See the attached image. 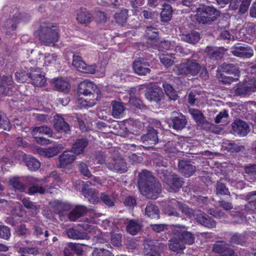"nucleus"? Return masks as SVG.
<instances>
[{
    "instance_id": "obj_1",
    "label": "nucleus",
    "mask_w": 256,
    "mask_h": 256,
    "mask_svg": "<svg viewBox=\"0 0 256 256\" xmlns=\"http://www.w3.org/2000/svg\"><path fill=\"white\" fill-rule=\"evenodd\" d=\"M178 208L190 217L193 216L200 224L208 228H213L216 226L215 221L208 216L200 211H194L186 205L180 204L174 199H172L170 201L168 206L164 209V212L170 216H178V214L176 212V210Z\"/></svg>"
},
{
    "instance_id": "obj_2",
    "label": "nucleus",
    "mask_w": 256,
    "mask_h": 256,
    "mask_svg": "<svg viewBox=\"0 0 256 256\" xmlns=\"http://www.w3.org/2000/svg\"><path fill=\"white\" fill-rule=\"evenodd\" d=\"M138 186L140 193L148 198L156 199L160 192L161 185L150 172L142 170L139 174Z\"/></svg>"
},
{
    "instance_id": "obj_3",
    "label": "nucleus",
    "mask_w": 256,
    "mask_h": 256,
    "mask_svg": "<svg viewBox=\"0 0 256 256\" xmlns=\"http://www.w3.org/2000/svg\"><path fill=\"white\" fill-rule=\"evenodd\" d=\"M97 86L92 82L85 80L81 82L78 88V93L82 94L86 96H89L90 98H79L78 100V103L80 105L82 108H86L92 107L94 106L96 102L99 100L98 92L95 94V90Z\"/></svg>"
},
{
    "instance_id": "obj_4",
    "label": "nucleus",
    "mask_w": 256,
    "mask_h": 256,
    "mask_svg": "<svg viewBox=\"0 0 256 256\" xmlns=\"http://www.w3.org/2000/svg\"><path fill=\"white\" fill-rule=\"evenodd\" d=\"M38 36L40 40L46 45L54 44L59 38L56 26L51 24L41 26Z\"/></svg>"
},
{
    "instance_id": "obj_5",
    "label": "nucleus",
    "mask_w": 256,
    "mask_h": 256,
    "mask_svg": "<svg viewBox=\"0 0 256 256\" xmlns=\"http://www.w3.org/2000/svg\"><path fill=\"white\" fill-rule=\"evenodd\" d=\"M201 69L200 64L194 60H186L174 68V72L177 74H188L196 76Z\"/></svg>"
},
{
    "instance_id": "obj_6",
    "label": "nucleus",
    "mask_w": 256,
    "mask_h": 256,
    "mask_svg": "<svg viewBox=\"0 0 256 256\" xmlns=\"http://www.w3.org/2000/svg\"><path fill=\"white\" fill-rule=\"evenodd\" d=\"M219 16V12L214 8L202 6L197 8L196 18L202 24L212 22Z\"/></svg>"
},
{
    "instance_id": "obj_7",
    "label": "nucleus",
    "mask_w": 256,
    "mask_h": 256,
    "mask_svg": "<svg viewBox=\"0 0 256 256\" xmlns=\"http://www.w3.org/2000/svg\"><path fill=\"white\" fill-rule=\"evenodd\" d=\"M160 178L164 183V186L169 192H176L182 186V182L174 174H171L166 171Z\"/></svg>"
},
{
    "instance_id": "obj_8",
    "label": "nucleus",
    "mask_w": 256,
    "mask_h": 256,
    "mask_svg": "<svg viewBox=\"0 0 256 256\" xmlns=\"http://www.w3.org/2000/svg\"><path fill=\"white\" fill-rule=\"evenodd\" d=\"M36 62L37 67L36 68H33L27 64L30 70L29 78L31 79L32 84L36 86H42L44 85L46 80L39 68V66L42 65L41 61H37Z\"/></svg>"
},
{
    "instance_id": "obj_9",
    "label": "nucleus",
    "mask_w": 256,
    "mask_h": 256,
    "mask_svg": "<svg viewBox=\"0 0 256 256\" xmlns=\"http://www.w3.org/2000/svg\"><path fill=\"white\" fill-rule=\"evenodd\" d=\"M173 228L176 235L180 236L184 246L186 244H192L194 243V236L190 232L186 230V226L180 224L173 225Z\"/></svg>"
},
{
    "instance_id": "obj_10",
    "label": "nucleus",
    "mask_w": 256,
    "mask_h": 256,
    "mask_svg": "<svg viewBox=\"0 0 256 256\" xmlns=\"http://www.w3.org/2000/svg\"><path fill=\"white\" fill-rule=\"evenodd\" d=\"M32 134L37 142L41 144H45L48 143L49 140L42 138L40 136L46 134L49 137L52 136V131L48 126H42L34 128L32 130Z\"/></svg>"
},
{
    "instance_id": "obj_11",
    "label": "nucleus",
    "mask_w": 256,
    "mask_h": 256,
    "mask_svg": "<svg viewBox=\"0 0 256 256\" xmlns=\"http://www.w3.org/2000/svg\"><path fill=\"white\" fill-rule=\"evenodd\" d=\"M72 66L78 71L86 74H94L96 71L95 65H87L81 56L74 55Z\"/></svg>"
},
{
    "instance_id": "obj_12",
    "label": "nucleus",
    "mask_w": 256,
    "mask_h": 256,
    "mask_svg": "<svg viewBox=\"0 0 256 256\" xmlns=\"http://www.w3.org/2000/svg\"><path fill=\"white\" fill-rule=\"evenodd\" d=\"M170 226V228L172 230L174 236L169 240V249L176 254H182L186 248V246L182 242L180 236L176 235L175 232L174 230L173 225Z\"/></svg>"
},
{
    "instance_id": "obj_13",
    "label": "nucleus",
    "mask_w": 256,
    "mask_h": 256,
    "mask_svg": "<svg viewBox=\"0 0 256 256\" xmlns=\"http://www.w3.org/2000/svg\"><path fill=\"white\" fill-rule=\"evenodd\" d=\"M232 53L235 56L244 58H250L254 55L252 49L240 44H236L231 48Z\"/></svg>"
},
{
    "instance_id": "obj_14",
    "label": "nucleus",
    "mask_w": 256,
    "mask_h": 256,
    "mask_svg": "<svg viewBox=\"0 0 256 256\" xmlns=\"http://www.w3.org/2000/svg\"><path fill=\"white\" fill-rule=\"evenodd\" d=\"M107 166L109 170L120 173H124L127 170L126 164L121 158L112 160Z\"/></svg>"
},
{
    "instance_id": "obj_15",
    "label": "nucleus",
    "mask_w": 256,
    "mask_h": 256,
    "mask_svg": "<svg viewBox=\"0 0 256 256\" xmlns=\"http://www.w3.org/2000/svg\"><path fill=\"white\" fill-rule=\"evenodd\" d=\"M75 159L76 156L72 152L65 151L59 156L58 165L60 168H66L70 166Z\"/></svg>"
},
{
    "instance_id": "obj_16",
    "label": "nucleus",
    "mask_w": 256,
    "mask_h": 256,
    "mask_svg": "<svg viewBox=\"0 0 256 256\" xmlns=\"http://www.w3.org/2000/svg\"><path fill=\"white\" fill-rule=\"evenodd\" d=\"M232 127L234 132L242 136H246L250 131L249 126L244 122L236 120L232 124Z\"/></svg>"
},
{
    "instance_id": "obj_17",
    "label": "nucleus",
    "mask_w": 256,
    "mask_h": 256,
    "mask_svg": "<svg viewBox=\"0 0 256 256\" xmlns=\"http://www.w3.org/2000/svg\"><path fill=\"white\" fill-rule=\"evenodd\" d=\"M26 180L30 184H33L28 189V194H33L36 193L43 194L44 193L45 190L43 188L34 185L36 183L40 182V180L32 176H28L26 178Z\"/></svg>"
},
{
    "instance_id": "obj_18",
    "label": "nucleus",
    "mask_w": 256,
    "mask_h": 256,
    "mask_svg": "<svg viewBox=\"0 0 256 256\" xmlns=\"http://www.w3.org/2000/svg\"><path fill=\"white\" fill-rule=\"evenodd\" d=\"M145 95L148 100L150 102H158L162 98L163 92L160 88L154 87L148 89Z\"/></svg>"
},
{
    "instance_id": "obj_19",
    "label": "nucleus",
    "mask_w": 256,
    "mask_h": 256,
    "mask_svg": "<svg viewBox=\"0 0 256 256\" xmlns=\"http://www.w3.org/2000/svg\"><path fill=\"white\" fill-rule=\"evenodd\" d=\"M160 48L162 50H174L176 52H179L182 55L186 54L184 49L179 45H176V44L174 41L164 40L160 44Z\"/></svg>"
},
{
    "instance_id": "obj_20",
    "label": "nucleus",
    "mask_w": 256,
    "mask_h": 256,
    "mask_svg": "<svg viewBox=\"0 0 256 256\" xmlns=\"http://www.w3.org/2000/svg\"><path fill=\"white\" fill-rule=\"evenodd\" d=\"M148 62H142L140 60H136L133 64V69L135 73L138 75H146L150 72Z\"/></svg>"
},
{
    "instance_id": "obj_21",
    "label": "nucleus",
    "mask_w": 256,
    "mask_h": 256,
    "mask_svg": "<svg viewBox=\"0 0 256 256\" xmlns=\"http://www.w3.org/2000/svg\"><path fill=\"white\" fill-rule=\"evenodd\" d=\"M213 251L221 256H232L234 254V250L230 248L228 244H216L213 246Z\"/></svg>"
},
{
    "instance_id": "obj_22",
    "label": "nucleus",
    "mask_w": 256,
    "mask_h": 256,
    "mask_svg": "<svg viewBox=\"0 0 256 256\" xmlns=\"http://www.w3.org/2000/svg\"><path fill=\"white\" fill-rule=\"evenodd\" d=\"M244 90H242L241 88H236V92L238 94H244L249 92H254L256 91V78H253L248 80H246L244 83Z\"/></svg>"
},
{
    "instance_id": "obj_23",
    "label": "nucleus",
    "mask_w": 256,
    "mask_h": 256,
    "mask_svg": "<svg viewBox=\"0 0 256 256\" xmlns=\"http://www.w3.org/2000/svg\"><path fill=\"white\" fill-rule=\"evenodd\" d=\"M42 180L44 183L50 184L49 186L47 185V186L48 187L50 193H53L52 190L55 186V184H56L57 185H58V184L60 183L62 180L58 173L56 172H53Z\"/></svg>"
},
{
    "instance_id": "obj_24",
    "label": "nucleus",
    "mask_w": 256,
    "mask_h": 256,
    "mask_svg": "<svg viewBox=\"0 0 256 256\" xmlns=\"http://www.w3.org/2000/svg\"><path fill=\"white\" fill-rule=\"evenodd\" d=\"M13 84L11 76H5L0 79V94H8Z\"/></svg>"
},
{
    "instance_id": "obj_25",
    "label": "nucleus",
    "mask_w": 256,
    "mask_h": 256,
    "mask_svg": "<svg viewBox=\"0 0 256 256\" xmlns=\"http://www.w3.org/2000/svg\"><path fill=\"white\" fill-rule=\"evenodd\" d=\"M178 168L182 174L186 177L191 176L195 172V166L183 160L178 162Z\"/></svg>"
},
{
    "instance_id": "obj_26",
    "label": "nucleus",
    "mask_w": 256,
    "mask_h": 256,
    "mask_svg": "<svg viewBox=\"0 0 256 256\" xmlns=\"http://www.w3.org/2000/svg\"><path fill=\"white\" fill-rule=\"evenodd\" d=\"M174 118L172 119L173 128L175 130H181L186 125V120L184 115L174 112H172Z\"/></svg>"
},
{
    "instance_id": "obj_27",
    "label": "nucleus",
    "mask_w": 256,
    "mask_h": 256,
    "mask_svg": "<svg viewBox=\"0 0 256 256\" xmlns=\"http://www.w3.org/2000/svg\"><path fill=\"white\" fill-rule=\"evenodd\" d=\"M66 234L69 238L74 240H88L90 238L87 233L79 231L74 228L68 229Z\"/></svg>"
},
{
    "instance_id": "obj_28",
    "label": "nucleus",
    "mask_w": 256,
    "mask_h": 256,
    "mask_svg": "<svg viewBox=\"0 0 256 256\" xmlns=\"http://www.w3.org/2000/svg\"><path fill=\"white\" fill-rule=\"evenodd\" d=\"M208 56L213 60L220 58L224 53L223 48H213L207 46L205 50Z\"/></svg>"
},
{
    "instance_id": "obj_29",
    "label": "nucleus",
    "mask_w": 256,
    "mask_h": 256,
    "mask_svg": "<svg viewBox=\"0 0 256 256\" xmlns=\"http://www.w3.org/2000/svg\"><path fill=\"white\" fill-rule=\"evenodd\" d=\"M180 37L182 41L194 44L198 42L200 40V35L198 32L195 31H192L190 32L182 34Z\"/></svg>"
},
{
    "instance_id": "obj_30",
    "label": "nucleus",
    "mask_w": 256,
    "mask_h": 256,
    "mask_svg": "<svg viewBox=\"0 0 256 256\" xmlns=\"http://www.w3.org/2000/svg\"><path fill=\"white\" fill-rule=\"evenodd\" d=\"M54 126L56 130L59 132H66L69 130L68 124L64 120L63 118L59 116L54 117Z\"/></svg>"
},
{
    "instance_id": "obj_31",
    "label": "nucleus",
    "mask_w": 256,
    "mask_h": 256,
    "mask_svg": "<svg viewBox=\"0 0 256 256\" xmlns=\"http://www.w3.org/2000/svg\"><path fill=\"white\" fill-rule=\"evenodd\" d=\"M87 208L84 206H78L70 212L68 218L70 221L74 222L86 213Z\"/></svg>"
},
{
    "instance_id": "obj_32",
    "label": "nucleus",
    "mask_w": 256,
    "mask_h": 256,
    "mask_svg": "<svg viewBox=\"0 0 256 256\" xmlns=\"http://www.w3.org/2000/svg\"><path fill=\"white\" fill-rule=\"evenodd\" d=\"M143 142H147L148 144L150 145L155 144L158 142L157 132L154 128L148 130V132L142 137Z\"/></svg>"
},
{
    "instance_id": "obj_33",
    "label": "nucleus",
    "mask_w": 256,
    "mask_h": 256,
    "mask_svg": "<svg viewBox=\"0 0 256 256\" xmlns=\"http://www.w3.org/2000/svg\"><path fill=\"white\" fill-rule=\"evenodd\" d=\"M88 142L84 139L77 140L74 144L71 152L76 154H80L84 152V148L88 146Z\"/></svg>"
},
{
    "instance_id": "obj_34",
    "label": "nucleus",
    "mask_w": 256,
    "mask_h": 256,
    "mask_svg": "<svg viewBox=\"0 0 256 256\" xmlns=\"http://www.w3.org/2000/svg\"><path fill=\"white\" fill-rule=\"evenodd\" d=\"M84 196L88 198V201L92 204H96L99 202V198L97 192L92 188H85L83 190Z\"/></svg>"
},
{
    "instance_id": "obj_35",
    "label": "nucleus",
    "mask_w": 256,
    "mask_h": 256,
    "mask_svg": "<svg viewBox=\"0 0 256 256\" xmlns=\"http://www.w3.org/2000/svg\"><path fill=\"white\" fill-rule=\"evenodd\" d=\"M92 19L91 14L86 9L82 10L78 14L77 20L82 24H87Z\"/></svg>"
},
{
    "instance_id": "obj_36",
    "label": "nucleus",
    "mask_w": 256,
    "mask_h": 256,
    "mask_svg": "<svg viewBox=\"0 0 256 256\" xmlns=\"http://www.w3.org/2000/svg\"><path fill=\"white\" fill-rule=\"evenodd\" d=\"M30 76V73L28 72V68H22L15 73V78L18 82H26Z\"/></svg>"
},
{
    "instance_id": "obj_37",
    "label": "nucleus",
    "mask_w": 256,
    "mask_h": 256,
    "mask_svg": "<svg viewBox=\"0 0 256 256\" xmlns=\"http://www.w3.org/2000/svg\"><path fill=\"white\" fill-rule=\"evenodd\" d=\"M225 72L229 74H234L236 76L238 70L236 66L233 64H223L218 68V72Z\"/></svg>"
},
{
    "instance_id": "obj_38",
    "label": "nucleus",
    "mask_w": 256,
    "mask_h": 256,
    "mask_svg": "<svg viewBox=\"0 0 256 256\" xmlns=\"http://www.w3.org/2000/svg\"><path fill=\"white\" fill-rule=\"evenodd\" d=\"M24 160L27 167L29 170H36L40 168V162L33 157L30 156H26Z\"/></svg>"
},
{
    "instance_id": "obj_39",
    "label": "nucleus",
    "mask_w": 256,
    "mask_h": 256,
    "mask_svg": "<svg viewBox=\"0 0 256 256\" xmlns=\"http://www.w3.org/2000/svg\"><path fill=\"white\" fill-rule=\"evenodd\" d=\"M145 213L148 217L151 218H158L160 217L158 208L152 204L147 205L145 210Z\"/></svg>"
},
{
    "instance_id": "obj_40",
    "label": "nucleus",
    "mask_w": 256,
    "mask_h": 256,
    "mask_svg": "<svg viewBox=\"0 0 256 256\" xmlns=\"http://www.w3.org/2000/svg\"><path fill=\"white\" fill-rule=\"evenodd\" d=\"M8 184L15 190L22 192L24 190V186L20 180V177L14 176L8 180Z\"/></svg>"
},
{
    "instance_id": "obj_41",
    "label": "nucleus",
    "mask_w": 256,
    "mask_h": 256,
    "mask_svg": "<svg viewBox=\"0 0 256 256\" xmlns=\"http://www.w3.org/2000/svg\"><path fill=\"white\" fill-rule=\"evenodd\" d=\"M141 229V226L137 222L130 220L126 226V230L128 232L132 235H136Z\"/></svg>"
},
{
    "instance_id": "obj_42",
    "label": "nucleus",
    "mask_w": 256,
    "mask_h": 256,
    "mask_svg": "<svg viewBox=\"0 0 256 256\" xmlns=\"http://www.w3.org/2000/svg\"><path fill=\"white\" fill-rule=\"evenodd\" d=\"M112 114L114 118H120L124 112V106L122 103L118 102H113L112 103Z\"/></svg>"
},
{
    "instance_id": "obj_43",
    "label": "nucleus",
    "mask_w": 256,
    "mask_h": 256,
    "mask_svg": "<svg viewBox=\"0 0 256 256\" xmlns=\"http://www.w3.org/2000/svg\"><path fill=\"white\" fill-rule=\"evenodd\" d=\"M96 223V222L94 218H86L84 222L79 224L78 226L86 231L90 232L95 228V226L93 224Z\"/></svg>"
},
{
    "instance_id": "obj_44",
    "label": "nucleus",
    "mask_w": 256,
    "mask_h": 256,
    "mask_svg": "<svg viewBox=\"0 0 256 256\" xmlns=\"http://www.w3.org/2000/svg\"><path fill=\"white\" fill-rule=\"evenodd\" d=\"M54 85L58 90L66 92L70 88L69 84L62 78L54 80Z\"/></svg>"
},
{
    "instance_id": "obj_45",
    "label": "nucleus",
    "mask_w": 256,
    "mask_h": 256,
    "mask_svg": "<svg viewBox=\"0 0 256 256\" xmlns=\"http://www.w3.org/2000/svg\"><path fill=\"white\" fill-rule=\"evenodd\" d=\"M172 14V10L171 6L168 4H164L162 6V11L161 12V18L162 21H168Z\"/></svg>"
},
{
    "instance_id": "obj_46",
    "label": "nucleus",
    "mask_w": 256,
    "mask_h": 256,
    "mask_svg": "<svg viewBox=\"0 0 256 256\" xmlns=\"http://www.w3.org/2000/svg\"><path fill=\"white\" fill-rule=\"evenodd\" d=\"M156 246L145 242L144 244V254L145 256H160L156 251Z\"/></svg>"
},
{
    "instance_id": "obj_47",
    "label": "nucleus",
    "mask_w": 256,
    "mask_h": 256,
    "mask_svg": "<svg viewBox=\"0 0 256 256\" xmlns=\"http://www.w3.org/2000/svg\"><path fill=\"white\" fill-rule=\"evenodd\" d=\"M175 58L172 54H162L160 58L161 62L167 68L170 66L174 64Z\"/></svg>"
},
{
    "instance_id": "obj_48",
    "label": "nucleus",
    "mask_w": 256,
    "mask_h": 256,
    "mask_svg": "<svg viewBox=\"0 0 256 256\" xmlns=\"http://www.w3.org/2000/svg\"><path fill=\"white\" fill-rule=\"evenodd\" d=\"M38 152L42 155L48 158H52L58 154L57 148H40Z\"/></svg>"
},
{
    "instance_id": "obj_49",
    "label": "nucleus",
    "mask_w": 256,
    "mask_h": 256,
    "mask_svg": "<svg viewBox=\"0 0 256 256\" xmlns=\"http://www.w3.org/2000/svg\"><path fill=\"white\" fill-rule=\"evenodd\" d=\"M56 56L55 54H46L45 56L43 54L40 55L39 60L42 59L44 60L43 66H48L49 64H54L56 62Z\"/></svg>"
},
{
    "instance_id": "obj_50",
    "label": "nucleus",
    "mask_w": 256,
    "mask_h": 256,
    "mask_svg": "<svg viewBox=\"0 0 256 256\" xmlns=\"http://www.w3.org/2000/svg\"><path fill=\"white\" fill-rule=\"evenodd\" d=\"M163 87L166 94L170 99L174 100H176L178 96L171 85L168 84H164Z\"/></svg>"
},
{
    "instance_id": "obj_51",
    "label": "nucleus",
    "mask_w": 256,
    "mask_h": 256,
    "mask_svg": "<svg viewBox=\"0 0 256 256\" xmlns=\"http://www.w3.org/2000/svg\"><path fill=\"white\" fill-rule=\"evenodd\" d=\"M128 18V10L126 9L122 10L120 12L116 13L114 18L116 22L120 24H123L126 22Z\"/></svg>"
},
{
    "instance_id": "obj_52",
    "label": "nucleus",
    "mask_w": 256,
    "mask_h": 256,
    "mask_svg": "<svg viewBox=\"0 0 256 256\" xmlns=\"http://www.w3.org/2000/svg\"><path fill=\"white\" fill-rule=\"evenodd\" d=\"M188 112L196 121L200 122H202L204 116L200 110L195 108H190Z\"/></svg>"
},
{
    "instance_id": "obj_53",
    "label": "nucleus",
    "mask_w": 256,
    "mask_h": 256,
    "mask_svg": "<svg viewBox=\"0 0 256 256\" xmlns=\"http://www.w3.org/2000/svg\"><path fill=\"white\" fill-rule=\"evenodd\" d=\"M22 202L25 207L32 210L34 214H37L38 208L35 203L30 201L28 198H23Z\"/></svg>"
},
{
    "instance_id": "obj_54",
    "label": "nucleus",
    "mask_w": 256,
    "mask_h": 256,
    "mask_svg": "<svg viewBox=\"0 0 256 256\" xmlns=\"http://www.w3.org/2000/svg\"><path fill=\"white\" fill-rule=\"evenodd\" d=\"M84 244H76V243H73V242H70L67 245V248H66V250L69 249L74 252L76 253L77 254H80L83 252V249L82 248V246Z\"/></svg>"
},
{
    "instance_id": "obj_55",
    "label": "nucleus",
    "mask_w": 256,
    "mask_h": 256,
    "mask_svg": "<svg viewBox=\"0 0 256 256\" xmlns=\"http://www.w3.org/2000/svg\"><path fill=\"white\" fill-rule=\"evenodd\" d=\"M0 234H2V236H0V238L8 240L11 236L10 228L8 226L4 225L2 223L0 228Z\"/></svg>"
},
{
    "instance_id": "obj_56",
    "label": "nucleus",
    "mask_w": 256,
    "mask_h": 256,
    "mask_svg": "<svg viewBox=\"0 0 256 256\" xmlns=\"http://www.w3.org/2000/svg\"><path fill=\"white\" fill-rule=\"evenodd\" d=\"M158 35L157 29L152 26H148L146 30V36L150 40L155 39Z\"/></svg>"
},
{
    "instance_id": "obj_57",
    "label": "nucleus",
    "mask_w": 256,
    "mask_h": 256,
    "mask_svg": "<svg viewBox=\"0 0 256 256\" xmlns=\"http://www.w3.org/2000/svg\"><path fill=\"white\" fill-rule=\"evenodd\" d=\"M102 201L108 206H114V198L110 197L106 193H102L100 196Z\"/></svg>"
},
{
    "instance_id": "obj_58",
    "label": "nucleus",
    "mask_w": 256,
    "mask_h": 256,
    "mask_svg": "<svg viewBox=\"0 0 256 256\" xmlns=\"http://www.w3.org/2000/svg\"><path fill=\"white\" fill-rule=\"evenodd\" d=\"M92 254L93 256H111L112 254L104 248H96L93 251Z\"/></svg>"
},
{
    "instance_id": "obj_59",
    "label": "nucleus",
    "mask_w": 256,
    "mask_h": 256,
    "mask_svg": "<svg viewBox=\"0 0 256 256\" xmlns=\"http://www.w3.org/2000/svg\"><path fill=\"white\" fill-rule=\"evenodd\" d=\"M57 205L56 210L58 212L67 211L70 209V205L68 202H60L58 201L54 202Z\"/></svg>"
},
{
    "instance_id": "obj_60",
    "label": "nucleus",
    "mask_w": 256,
    "mask_h": 256,
    "mask_svg": "<svg viewBox=\"0 0 256 256\" xmlns=\"http://www.w3.org/2000/svg\"><path fill=\"white\" fill-rule=\"evenodd\" d=\"M126 74L122 70L117 72L116 74L113 75L112 78L116 82H122L126 80Z\"/></svg>"
},
{
    "instance_id": "obj_61",
    "label": "nucleus",
    "mask_w": 256,
    "mask_h": 256,
    "mask_svg": "<svg viewBox=\"0 0 256 256\" xmlns=\"http://www.w3.org/2000/svg\"><path fill=\"white\" fill-rule=\"evenodd\" d=\"M216 189L218 194L226 195L230 194L228 188L222 183L218 184Z\"/></svg>"
},
{
    "instance_id": "obj_62",
    "label": "nucleus",
    "mask_w": 256,
    "mask_h": 256,
    "mask_svg": "<svg viewBox=\"0 0 256 256\" xmlns=\"http://www.w3.org/2000/svg\"><path fill=\"white\" fill-rule=\"evenodd\" d=\"M0 204H2V206H6L7 205H10V207H12L14 211L16 210H20V205L18 202L16 204L12 202H8L0 198Z\"/></svg>"
},
{
    "instance_id": "obj_63",
    "label": "nucleus",
    "mask_w": 256,
    "mask_h": 256,
    "mask_svg": "<svg viewBox=\"0 0 256 256\" xmlns=\"http://www.w3.org/2000/svg\"><path fill=\"white\" fill-rule=\"evenodd\" d=\"M80 170L81 173L84 176L87 177H90L92 174L89 171L87 166L84 163H81L79 166Z\"/></svg>"
},
{
    "instance_id": "obj_64",
    "label": "nucleus",
    "mask_w": 256,
    "mask_h": 256,
    "mask_svg": "<svg viewBox=\"0 0 256 256\" xmlns=\"http://www.w3.org/2000/svg\"><path fill=\"white\" fill-rule=\"evenodd\" d=\"M251 0H243L240 6V12L241 14H244L248 9Z\"/></svg>"
}]
</instances>
